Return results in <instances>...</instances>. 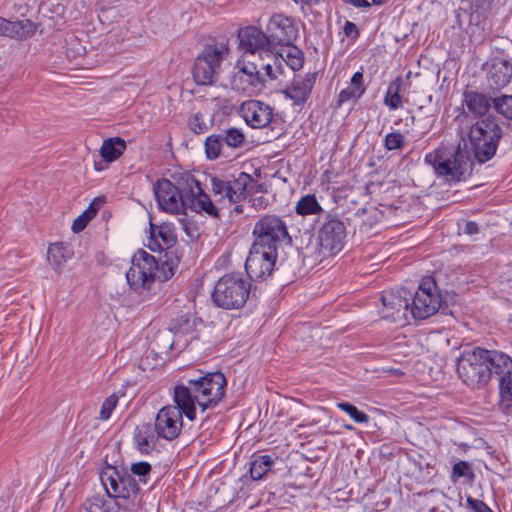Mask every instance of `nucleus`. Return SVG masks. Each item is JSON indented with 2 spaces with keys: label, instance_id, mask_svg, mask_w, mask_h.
Returning <instances> with one entry per match:
<instances>
[{
  "label": "nucleus",
  "instance_id": "obj_1",
  "mask_svg": "<svg viewBox=\"0 0 512 512\" xmlns=\"http://www.w3.org/2000/svg\"><path fill=\"white\" fill-rule=\"evenodd\" d=\"M457 373L471 389L485 387L495 375L499 382V407L505 414L512 413V359L509 355L480 347L464 351L457 362Z\"/></svg>",
  "mask_w": 512,
  "mask_h": 512
},
{
  "label": "nucleus",
  "instance_id": "obj_2",
  "mask_svg": "<svg viewBox=\"0 0 512 512\" xmlns=\"http://www.w3.org/2000/svg\"><path fill=\"white\" fill-rule=\"evenodd\" d=\"M226 385L223 373H207L175 385L173 400H178L184 406L185 416L193 421L196 418V406L202 412L214 408L224 398Z\"/></svg>",
  "mask_w": 512,
  "mask_h": 512
},
{
  "label": "nucleus",
  "instance_id": "obj_3",
  "mask_svg": "<svg viewBox=\"0 0 512 512\" xmlns=\"http://www.w3.org/2000/svg\"><path fill=\"white\" fill-rule=\"evenodd\" d=\"M165 260L158 262L145 250H138L131 259V266L126 273L127 283L135 291H150L156 281L164 282L171 278L178 266L177 257L165 254Z\"/></svg>",
  "mask_w": 512,
  "mask_h": 512
},
{
  "label": "nucleus",
  "instance_id": "obj_4",
  "mask_svg": "<svg viewBox=\"0 0 512 512\" xmlns=\"http://www.w3.org/2000/svg\"><path fill=\"white\" fill-rule=\"evenodd\" d=\"M502 136L503 129L494 115L478 119L470 125L468 141L478 163H485L494 157Z\"/></svg>",
  "mask_w": 512,
  "mask_h": 512
},
{
  "label": "nucleus",
  "instance_id": "obj_5",
  "mask_svg": "<svg viewBox=\"0 0 512 512\" xmlns=\"http://www.w3.org/2000/svg\"><path fill=\"white\" fill-rule=\"evenodd\" d=\"M425 162L434 168L438 176L448 182L464 180L471 174L473 166V161L466 151L447 146H441L426 154Z\"/></svg>",
  "mask_w": 512,
  "mask_h": 512
},
{
  "label": "nucleus",
  "instance_id": "obj_6",
  "mask_svg": "<svg viewBox=\"0 0 512 512\" xmlns=\"http://www.w3.org/2000/svg\"><path fill=\"white\" fill-rule=\"evenodd\" d=\"M100 480L108 495L130 504V508H138L141 502L138 482L127 469L106 466L100 472Z\"/></svg>",
  "mask_w": 512,
  "mask_h": 512
},
{
  "label": "nucleus",
  "instance_id": "obj_7",
  "mask_svg": "<svg viewBox=\"0 0 512 512\" xmlns=\"http://www.w3.org/2000/svg\"><path fill=\"white\" fill-rule=\"evenodd\" d=\"M250 289V282L241 275L226 274L216 282L212 301L223 309H239L246 303Z\"/></svg>",
  "mask_w": 512,
  "mask_h": 512
},
{
  "label": "nucleus",
  "instance_id": "obj_8",
  "mask_svg": "<svg viewBox=\"0 0 512 512\" xmlns=\"http://www.w3.org/2000/svg\"><path fill=\"white\" fill-rule=\"evenodd\" d=\"M228 53V45L224 42L205 45L194 62L192 75L196 84H214L220 75L221 64Z\"/></svg>",
  "mask_w": 512,
  "mask_h": 512
},
{
  "label": "nucleus",
  "instance_id": "obj_9",
  "mask_svg": "<svg viewBox=\"0 0 512 512\" xmlns=\"http://www.w3.org/2000/svg\"><path fill=\"white\" fill-rule=\"evenodd\" d=\"M253 243L278 250L283 244H291L286 222L278 215L261 216L253 226Z\"/></svg>",
  "mask_w": 512,
  "mask_h": 512
},
{
  "label": "nucleus",
  "instance_id": "obj_10",
  "mask_svg": "<svg viewBox=\"0 0 512 512\" xmlns=\"http://www.w3.org/2000/svg\"><path fill=\"white\" fill-rule=\"evenodd\" d=\"M443 297L439 287L432 277H425L419 283L410 308L413 319L424 320L433 316L441 307Z\"/></svg>",
  "mask_w": 512,
  "mask_h": 512
},
{
  "label": "nucleus",
  "instance_id": "obj_11",
  "mask_svg": "<svg viewBox=\"0 0 512 512\" xmlns=\"http://www.w3.org/2000/svg\"><path fill=\"white\" fill-rule=\"evenodd\" d=\"M231 87L247 95H254L263 89V77L257 70L256 58L243 56L235 65L230 80Z\"/></svg>",
  "mask_w": 512,
  "mask_h": 512
},
{
  "label": "nucleus",
  "instance_id": "obj_12",
  "mask_svg": "<svg viewBox=\"0 0 512 512\" xmlns=\"http://www.w3.org/2000/svg\"><path fill=\"white\" fill-rule=\"evenodd\" d=\"M278 250L252 243L245 269L248 276L255 280H264L272 275L277 265Z\"/></svg>",
  "mask_w": 512,
  "mask_h": 512
},
{
  "label": "nucleus",
  "instance_id": "obj_13",
  "mask_svg": "<svg viewBox=\"0 0 512 512\" xmlns=\"http://www.w3.org/2000/svg\"><path fill=\"white\" fill-rule=\"evenodd\" d=\"M154 196L160 210L170 214L185 213L189 193L168 179H160L153 187Z\"/></svg>",
  "mask_w": 512,
  "mask_h": 512
},
{
  "label": "nucleus",
  "instance_id": "obj_14",
  "mask_svg": "<svg viewBox=\"0 0 512 512\" xmlns=\"http://www.w3.org/2000/svg\"><path fill=\"white\" fill-rule=\"evenodd\" d=\"M173 401L174 405H166L158 411L153 426L160 438L170 441L179 436L185 415L184 406L178 400Z\"/></svg>",
  "mask_w": 512,
  "mask_h": 512
},
{
  "label": "nucleus",
  "instance_id": "obj_15",
  "mask_svg": "<svg viewBox=\"0 0 512 512\" xmlns=\"http://www.w3.org/2000/svg\"><path fill=\"white\" fill-rule=\"evenodd\" d=\"M346 227L338 218L329 216L318 231V244L323 257L340 252L344 247Z\"/></svg>",
  "mask_w": 512,
  "mask_h": 512
},
{
  "label": "nucleus",
  "instance_id": "obj_16",
  "mask_svg": "<svg viewBox=\"0 0 512 512\" xmlns=\"http://www.w3.org/2000/svg\"><path fill=\"white\" fill-rule=\"evenodd\" d=\"M381 300L383 304L382 318L400 324L408 320L411 298L405 289L386 291L382 294Z\"/></svg>",
  "mask_w": 512,
  "mask_h": 512
},
{
  "label": "nucleus",
  "instance_id": "obj_17",
  "mask_svg": "<svg viewBox=\"0 0 512 512\" xmlns=\"http://www.w3.org/2000/svg\"><path fill=\"white\" fill-rule=\"evenodd\" d=\"M268 39L274 52L279 46H289L298 37V27L294 21L282 14H275L266 24Z\"/></svg>",
  "mask_w": 512,
  "mask_h": 512
},
{
  "label": "nucleus",
  "instance_id": "obj_18",
  "mask_svg": "<svg viewBox=\"0 0 512 512\" xmlns=\"http://www.w3.org/2000/svg\"><path fill=\"white\" fill-rule=\"evenodd\" d=\"M494 108V90L478 91L465 90L462 94V112L464 118L470 115L482 119L488 116L491 108Z\"/></svg>",
  "mask_w": 512,
  "mask_h": 512
},
{
  "label": "nucleus",
  "instance_id": "obj_19",
  "mask_svg": "<svg viewBox=\"0 0 512 512\" xmlns=\"http://www.w3.org/2000/svg\"><path fill=\"white\" fill-rule=\"evenodd\" d=\"M238 38L240 48L245 52L244 56L256 58L257 52L259 56L263 53L268 55V53L274 52L268 39L267 31L263 32L256 26L241 28L238 32Z\"/></svg>",
  "mask_w": 512,
  "mask_h": 512
},
{
  "label": "nucleus",
  "instance_id": "obj_20",
  "mask_svg": "<svg viewBox=\"0 0 512 512\" xmlns=\"http://www.w3.org/2000/svg\"><path fill=\"white\" fill-rule=\"evenodd\" d=\"M274 109L260 100L244 101L239 109L241 117L253 129H263L269 126L273 119Z\"/></svg>",
  "mask_w": 512,
  "mask_h": 512
},
{
  "label": "nucleus",
  "instance_id": "obj_21",
  "mask_svg": "<svg viewBox=\"0 0 512 512\" xmlns=\"http://www.w3.org/2000/svg\"><path fill=\"white\" fill-rule=\"evenodd\" d=\"M185 183L189 193L187 208L197 213L205 212L209 216L218 217V209L210 197L203 191L200 182L193 176H187Z\"/></svg>",
  "mask_w": 512,
  "mask_h": 512
},
{
  "label": "nucleus",
  "instance_id": "obj_22",
  "mask_svg": "<svg viewBox=\"0 0 512 512\" xmlns=\"http://www.w3.org/2000/svg\"><path fill=\"white\" fill-rule=\"evenodd\" d=\"M317 78L316 73H306L305 75H297L291 83L286 85L282 90V94L293 101L294 105L300 106L304 104L310 97L312 89Z\"/></svg>",
  "mask_w": 512,
  "mask_h": 512
},
{
  "label": "nucleus",
  "instance_id": "obj_23",
  "mask_svg": "<svg viewBox=\"0 0 512 512\" xmlns=\"http://www.w3.org/2000/svg\"><path fill=\"white\" fill-rule=\"evenodd\" d=\"M137 508H130V504L111 495L107 499L93 497L83 505V512H136Z\"/></svg>",
  "mask_w": 512,
  "mask_h": 512
},
{
  "label": "nucleus",
  "instance_id": "obj_24",
  "mask_svg": "<svg viewBox=\"0 0 512 512\" xmlns=\"http://www.w3.org/2000/svg\"><path fill=\"white\" fill-rule=\"evenodd\" d=\"M36 31V24L29 20L9 21L0 17V36L25 39L31 37Z\"/></svg>",
  "mask_w": 512,
  "mask_h": 512
},
{
  "label": "nucleus",
  "instance_id": "obj_25",
  "mask_svg": "<svg viewBox=\"0 0 512 512\" xmlns=\"http://www.w3.org/2000/svg\"><path fill=\"white\" fill-rule=\"evenodd\" d=\"M512 79V64L508 60L496 59L487 73V81L495 91L510 83Z\"/></svg>",
  "mask_w": 512,
  "mask_h": 512
},
{
  "label": "nucleus",
  "instance_id": "obj_26",
  "mask_svg": "<svg viewBox=\"0 0 512 512\" xmlns=\"http://www.w3.org/2000/svg\"><path fill=\"white\" fill-rule=\"evenodd\" d=\"M159 437L154 427L149 423H145L135 428L133 443L140 453L149 454L155 450Z\"/></svg>",
  "mask_w": 512,
  "mask_h": 512
},
{
  "label": "nucleus",
  "instance_id": "obj_27",
  "mask_svg": "<svg viewBox=\"0 0 512 512\" xmlns=\"http://www.w3.org/2000/svg\"><path fill=\"white\" fill-rule=\"evenodd\" d=\"M250 176L246 173H241L237 179L228 181L223 194H220L216 201H227L229 204L240 202L245 196L246 185Z\"/></svg>",
  "mask_w": 512,
  "mask_h": 512
},
{
  "label": "nucleus",
  "instance_id": "obj_28",
  "mask_svg": "<svg viewBox=\"0 0 512 512\" xmlns=\"http://www.w3.org/2000/svg\"><path fill=\"white\" fill-rule=\"evenodd\" d=\"M266 56L269 57L270 60L265 61L262 55L258 56V60L256 59L257 70L261 71L263 77V88L267 80H275L279 75L283 74V64L276 55V52L268 53Z\"/></svg>",
  "mask_w": 512,
  "mask_h": 512
},
{
  "label": "nucleus",
  "instance_id": "obj_29",
  "mask_svg": "<svg viewBox=\"0 0 512 512\" xmlns=\"http://www.w3.org/2000/svg\"><path fill=\"white\" fill-rule=\"evenodd\" d=\"M365 90L366 88L363 85V73L357 71L353 74L351 78L350 86H348L347 88L343 89L340 92L338 100L339 105L348 102L351 99L360 98L364 94Z\"/></svg>",
  "mask_w": 512,
  "mask_h": 512
},
{
  "label": "nucleus",
  "instance_id": "obj_30",
  "mask_svg": "<svg viewBox=\"0 0 512 512\" xmlns=\"http://www.w3.org/2000/svg\"><path fill=\"white\" fill-rule=\"evenodd\" d=\"M72 252L68 245L64 243H54L48 248L47 259L55 270H59L62 265L71 258Z\"/></svg>",
  "mask_w": 512,
  "mask_h": 512
},
{
  "label": "nucleus",
  "instance_id": "obj_31",
  "mask_svg": "<svg viewBox=\"0 0 512 512\" xmlns=\"http://www.w3.org/2000/svg\"><path fill=\"white\" fill-rule=\"evenodd\" d=\"M126 148V143L121 138H111L104 141L100 153L103 159L107 162H112L118 159Z\"/></svg>",
  "mask_w": 512,
  "mask_h": 512
},
{
  "label": "nucleus",
  "instance_id": "obj_32",
  "mask_svg": "<svg viewBox=\"0 0 512 512\" xmlns=\"http://www.w3.org/2000/svg\"><path fill=\"white\" fill-rule=\"evenodd\" d=\"M274 459L270 455L255 456L250 465V474L254 480H260L271 469Z\"/></svg>",
  "mask_w": 512,
  "mask_h": 512
},
{
  "label": "nucleus",
  "instance_id": "obj_33",
  "mask_svg": "<svg viewBox=\"0 0 512 512\" xmlns=\"http://www.w3.org/2000/svg\"><path fill=\"white\" fill-rule=\"evenodd\" d=\"M286 47L287 49L282 53H277L281 58L280 61H284L293 71H298L303 66V52L293 44Z\"/></svg>",
  "mask_w": 512,
  "mask_h": 512
},
{
  "label": "nucleus",
  "instance_id": "obj_34",
  "mask_svg": "<svg viewBox=\"0 0 512 512\" xmlns=\"http://www.w3.org/2000/svg\"><path fill=\"white\" fill-rule=\"evenodd\" d=\"M401 86L402 79L398 77L394 81H392L387 88L384 97V103L391 110H396L402 107V98L400 96Z\"/></svg>",
  "mask_w": 512,
  "mask_h": 512
},
{
  "label": "nucleus",
  "instance_id": "obj_35",
  "mask_svg": "<svg viewBox=\"0 0 512 512\" xmlns=\"http://www.w3.org/2000/svg\"><path fill=\"white\" fill-rule=\"evenodd\" d=\"M151 236L153 238L161 239L162 243L157 244L158 249H160V250L170 248L176 242V238H175L173 231L167 225L155 227L153 224H151Z\"/></svg>",
  "mask_w": 512,
  "mask_h": 512
},
{
  "label": "nucleus",
  "instance_id": "obj_36",
  "mask_svg": "<svg viewBox=\"0 0 512 512\" xmlns=\"http://www.w3.org/2000/svg\"><path fill=\"white\" fill-rule=\"evenodd\" d=\"M296 212L299 215H312V214H318L322 212V208L319 205L316 196L313 194L306 195L302 197L297 205H296Z\"/></svg>",
  "mask_w": 512,
  "mask_h": 512
},
{
  "label": "nucleus",
  "instance_id": "obj_37",
  "mask_svg": "<svg viewBox=\"0 0 512 512\" xmlns=\"http://www.w3.org/2000/svg\"><path fill=\"white\" fill-rule=\"evenodd\" d=\"M494 110L503 117L512 119V95H499L494 91Z\"/></svg>",
  "mask_w": 512,
  "mask_h": 512
},
{
  "label": "nucleus",
  "instance_id": "obj_38",
  "mask_svg": "<svg viewBox=\"0 0 512 512\" xmlns=\"http://www.w3.org/2000/svg\"><path fill=\"white\" fill-rule=\"evenodd\" d=\"M223 142L222 134H212L206 138L204 146L209 160H215L220 156Z\"/></svg>",
  "mask_w": 512,
  "mask_h": 512
},
{
  "label": "nucleus",
  "instance_id": "obj_39",
  "mask_svg": "<svg viewBox=\"0 0 512 512\" xmlns=\"http://www.w3.org/2000/svg\"><path fill=\"white\" fill-rule=\"evenodd\" d=\"M223 141L231 148H239L245 142V135L241 129L229 128L222 134Z\"/></svg>",
  "mask_w": 512,
  "mask_h": 512
},
{
  "label": "nucleus",
  "instance_id": "obj_40",
  "mask_svg": "<svg viewBox=\"0 0 512 512\" xmlns=\"http://www.w3.org/2000/svg\"><path fill=\"white\" fill-rule=\"evenodd\" d=\"M336 406L343 412L347 413L358 424L367 423L369 420V416L363 411H360L353 404L348 402H338L336 403Z\"/></svg>",
  "mask_w": 512,
  "mask_h": 512
},
{
  "label": "nucleus",
  "instance_id": "obj_41",
  "mask_svg": "<svg viewBox=\"0 0 512 512\" xmlns=\"http://www.w3.org/2000/svg\"><path fill=\"white\" fill-rule=\"evenodd\" d=\"M151 465L148 462L133 463L130 468L132 476L138 477V482L147 484L150 478Z\"/></svg>",
  "mask_w": 512,
  "mask_h": 512
},
{
  "label": "nucleus",
  "instance_id": "obj_42",
  "mask_svg": "<svg viewBox=\"0 0 512 512\" xmlns=\"http://www.w3.org/2000/svg\"><path fill=\"white\" fill-rule=\"evenodd\" d=\"M189 129L195 134H202L208 130V125L205 121L204 115L197 112L191 115L187 121Z\"/></svg>",
  "mask_w": 512,
  "mask_h": 512
},
{
  "label": "nucleus",
  "instance_id": "obj_43",
  "mask_svg": "<svg viewBox=\"0 0 512 512\" xmlns=\"http://www.w3.org/2000/svg\"><path fill=\"white\" fill-rule=\"evenodd\" d=\"M473 472L468 462L459 461L453 465L451 473V481L456 483L460 478H472Z\"/></svg>",
  "mask_w": 512,
  "mask_h": 512
},
{
  "label": "nucleus",
  "instance_id": "obj_44",
  "mask_svg": "<svg viewBox=\"0 0 512 512\" xmlns=\"http://www.w3.org/2000/svg\"><path fill=\"white\" fill-rule=\"evenodd\" d=\"M404 144L405 137L400 132H391L384 139V145L387 150L401 149Z\"/></svg>",
  "mask_w": 512,
  "mask_h": 512
},
{
  "label": "nucleus",
  "instance_id": "obj_45",
  "mask_svg": "<svg viewBox=\"0 0 512 512\" xmlns=\"http://www.w3.org/2000/svg\"><path fill=\"white\" fill-rule=\"evenodd\" d=\"M118 403V397L113 394L110 395L102 404L100 413H99V419L101 420H108L115 409L116 405Z\"/></svg>",
  "mask_w": 512,
  "mask_h": 512
},
{
  "label": "nucleus",
  "instance_id": "obj_46",
  "mask_svg": "<svg viewBox=\"0 0 512 512\" xmlns=\"http://www.w3.org/2000/svg\"><path fill=\"white\" fill-rule=\"evenodd\" d=\"M467 504L474 512H493L485 502L478 499L468 497Z\"/></svg>",
  "mask_w": 512,
  "mask_h": 512
},
{
  "label": "nucleus",
  "instance_id": "obj_47",
  "mask_svg": "<svg viewBox=\"0 0 512 512\" xmlns=\"http://www.w3.org/2000/svg\"><path fill=\"white\" fill-rule=\"evenodd\" d=\"M227 183V180L217 177L211 178V190L216 198H218L220 194H223V189L225 190Z\"/></svg>",
  "mask_w": 512,
  "mask_h": 512
},
{
  "label": "nucleus",
  "instance_id": "obj_48",
  "mask_svg": "<svg viewBox=\"0 0 512 512\" xmlns=\"http://www.w3.org/2000/svg\"><path fill=\"white\" fill-rule=\"evenodd\" d=\"M87 223L88 221L85 219V217H82L81 215L78 216L72 224L73 232L78 233L82 231L86 227Z\"/></svg>",
  "mask_w": 512,
  "mask_h": 512
},
{
  "label": "nucleus",
  "instance_id": "obj_49",
  "mask_svg": "<svg viewBox=\"0 0 512 512\" xmlns=\"http://www.w3.org/2000/svg\"><path fill=\"white\" fill-rule=\"evenodd\" d=\"M478 230V224L476 222L469 221L465 224L464 233L466 234H476L478 233Z\"/></svg>",
  "mask_w": 512,
  "mask_h": 512
},
{
  "label": "nucleus",
  "instance_id": "obj_50",
  "mask_svg": "<svg viewBox=\"0 0 512 512\" xmlns=\"http://www.w3.org/2000/svg\"><path fill=\"white\" fill-rule=\"evenodd\" d=\"M347 3L359 7V8H369L371 4L367 0H346Z\"/></svg>",
  "mask_w": 512,
  "mask_h": 512
},
{
  "label": "nucleus",
  "instance_id": "obj_51",
  "mask_svg": "<svg viewBox=\"0 0 512 512\" xmlns=\"http://www.w3.org/2000/svg\"><path fill=\"white\" fill-rule=\"evenodd\" d=\"M96 214V209L90 205L82 214V217H85V219L89 222L90 219H92Z\"/></svg>",
  "mask_w": 512,
  "mask_h": 512
},
{
  "label": "nucleus",
  "instance_id": "obj_52",
  "mask_svg": "<svg viewBox=\"0 0 512 512\" xmlns=\"http://www.w3.org/2000/svg\"><path fill=\"white\" fill-rule=\"evenodd\" d=\"M357 31L356 25L352 22L347 21L344 26V32L347 36L351 35L352 32Z\"/></svg>",
  "mask_w": 512,
  "mask_h": 512
},
{
  "label": "nucleus",
  "instance_id": "obj_53",
  "mask_svg": "<svg viewBox=\"0 0 512 512\" xmlns=\"http://www.w3.org/2000/svg\"><path fill=\"white\" fill-rule=\"evenodd\" d=\"M296 3L301 2L309 6H313L319 3L320 0H294Z\"/></svg>",
  "mask_w": 512,
  "mask_h": 512
},
{
  "label": "nucleus",
  "instance_id": "obj_54",
  "mask_svg": "<svg viewBox=\"0 0 512 512\" xmlns=\"http://www.w3.org/2000/svg\"><path fill=\"white\" fill-rule=\"evenodd\" d=\"M386 0H372V3L375 4V5H381L385 2Z\"/></svg>",
  "mask_w": 512,
  "mask_h": 512
},
{
  "label": "nucleus",
  "instance_id": "obj_55",
  "mask_svg": "<svg viewBox=\"0 0 512 512\" xmlns=\"http://www.w3.org/2000/svg\"><path fill=\"white\" fill-rule=\"evenodd\" d=\"M344 428L347 429V430H353V426L352 425H344Z\"/></svg>",
  "mask_w": 512,
  "mask_h": 512
},
{
  "label": "nucleus",
  "instance_id": "obj_56",
  "mask_svg": "<svg viewBox=\"0 0 512 512\" xmlns=\"http://www.w3.org/2000/svg\"><path fill=\"white\" fill-rule=\"evenodd\" d=\"M95 169L100 170V168L97 166V163H95Z\"/></svg>",
  "mask_w": 512,
  "mask_h": 512
}]
</instances>
